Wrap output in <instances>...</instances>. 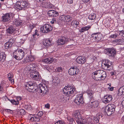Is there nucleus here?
Segmentation results:
<instances>
[{"label":"nucleus","instance_id":"obj_1","mask_svg":"<svg viewBox=\"0 0 124 124\" xmlns=\"http://www.w3.org/2000/svg\"><path fill=\"white\" fill-rule=\"evenodd\" d=\"M73 116L76 118V120L78 124H92L91 118L82 117L78 111L75 112Z\"/></svg>","mask_w":124,"mask_h":124},{"label":"nucleus","instance_id":"obj_2","mask_svg":"<svg viewBox=\"0 0 124 124\" xmlns=\"http://www.w3.org/2000/svg\"><path fill=\"white\" fill-rule=\"evenodd\" d=\"M96 80L101 81L105 79L107 76L106 72L102 70H98L93 72L92 76L93 75Z\"/></svg>","mask_w":124,"mask_h":124},{"label":"nucleus","instance_id":"obj_3","mask_svg":"<svg viewBox=\"0 0 124 124\" xmlns=\"http://www.w3.org/2000/svg\"><path fill=\"white\" fill-rule=\"evenodd\" d=\"M39 88L38 89L37 91L41 96H44L48 92V87L45 84H40L39 85Z\"/></svg>","mask_w":124,"mask_h":124},{"label":"nucleus","instance_id":"obj_4","mask_svg":"<svg viewBox=\"0 0 124 124\" xmlns=\"http://www.w3.org/2000/svg\"><path fill=\"white\" fill-rule=\"evenodd\" d=\"M24 51L22 49H18L13 53V57L18 60L22 59L24 56Z\"/></svg>","mask_w":124,"mask_h":124},{"label":"nucleus","instance_id":"obj_5","mask_svg":"<svg viewBox=\"0 0 124 124\" xmlns=\"http://www.w3.org/2000/svg\"><path fill=\"white\" fill-rule=\"evenodd\" d=\"M36 86L37 84L35 82H29L25 85L26 89L29 92L34 93L36 91Z\"/></svg>","mask_w":124,"mask_h":124},{"label":"nucleus","instance_id":"obj_6","mask_svg":"<svg viewBox=\"0 0 124 124\" xmlns=\"http://www.w3.org/2000/svg\"><path fill=\"white\" fill-rule=\"evenodd\" d=\"M29 5L28 1H21L18 4H16V9L17 10H24Z\"/></svg>","mask_w":124,"mask_h":124},{"label":"nucleus","instance_id":"obj_7","mask_svg":"<svg viewBox=\"0 0 124 124\" xmlns=\"http://www.w3.org/2000/svg\"><path fill=\"white\" fill-rule=\"evenodd\" d=\"M75 90V89L72 86L68 85L63 88L62 91L66 95L73 94Z\"/></svg>","mask_w":124,"mask_h":124},{"label":"nucleus","instance_id":"obj_8","mask_svg":"<svg viewBox=\"0 0 124 124\" xmlns=\"http://www.w3.org/2000/svg\"><path fill=\"white\" fill-rule=\"evenodd\" d=\"M116 107L115 106L112 104H109L106 106L105 110L107 115H110L113 113L115 111Z\"/></svg>","mask_w":124,"mask_h":124},{"label":"nucleus","instance_id":"obj_9","mask_svg":"<svg viewBox=\"0 0 124 124\" xmlns=\"http://www.w3.org/2000/svg\"><path fill=\"white\" fill-rule=\"evenodd\" d=\"M53 27L48 24H46L43 25L40 28V31L44 33H47L51 31Z\"/></svg>","mask_w":124,"mask_h":124},{"label":"nucleus","instance_id":"obj_10","mask_svg":"<svg viewBox=\"0 0 124 124\" xmlns=\"http://www.w3.org/2000/svg\"><path fill=\"white\" fill-rule=\"evenodd\" d=\"M12 14L11 13L3 14L1 18V22L3 23H6L9 21L10 20Z\"/></svg>","mask_w":124,"mask_h":124},{"label":"nucleus","instance_id":"obj_11","mask_svg":"<svg viewBox=\"0 0 124 124\" xmlns=\"http://www.w3.org/2000/svg\"><path fill=\"white\" fill-rule=\"evenodd\" d=\"M83 94H78L75 99L74 102L77 105H79L83 103Z\"/></svg>","mask_w":124,"mask_h":124},{"label":"nucleus","instance_id":"obj_12","mask_svg":"<svg viewBox=\"0 0 124 124\" xmlns=\"http://www.w3.org/2000/svg\"><path fill=\"white\" fill-rule=\"evenodd\" d=\"M30 77L36 81H39L40 77L39 72L37 71L34 70H33V72L30 74Z\"/></svg>","mask_w":124,"mask_h":124},{"label":"nucleus","instance_id":"obj_13","mask_svg":"<svg viewBox=\"0 0 124 124\" xmlns=\"http://www.w3.org/2000/svg\"><path fill=\"white\" fill-rule=\"evenodd\" d=\"M104 66V67L105 69L108 70H110L112 67V62L107 60H104L103 61L102 63Z\"/></svg>","mask_w":124,"mask_h":124},{"label":"nucleus","instance_id":"obj_14","mask_svg":"<svg viewBox=\"0 0 124 124\" xmlns=\"http://www.w3.org/2000/svg\"><path fill=\"white\" fill-rule=\"evenodd\" d=\"M79 71L78 68L74 66L70 68L68 72L69 74L71 75L75 76L78 73Z\"/></svg>","mask_w":124,"mask_h":124},{"label":"nucleus","instance_id":"obj_15","mask_svg":"<svg viewBox=\"0 0 124 124\" xmlns=\"http://www.w3.org/2000/svg\"><path fill=\"white\" fill-rule=\"evenodd\" d=\"M68 38L63 37L59 39L57 41V43L58 45H62L67 43L68 41Z\"/></svg>","mask_w":124,"mask_h":124},{"label":"nucleus","instance_id":"obj_16","mask_svg":"<svg viewBox=\"0 0 124 124\" xmlns=\"http://www.w3.org/2000/svg\"><path fill=\"white\" fill-rule=\"evenodd\" d=\"M113 98L112 96L111 95H108L105 96L104 97V99L102 100L103 102L105 103H109L112 100Z\"/></svg>","mask_w":124,"mask_h":124},{"label":"nucleus","instance_id":"obj_17","mask_svg":"<svg viewBox=\"0 0 124 124\" xmlns=\"http://www.w3.org/2000/svg\"><path fill=\"white\" fill-rule=\"evenodd\" d=\"M14 40L13 39H9L8 41L5 44V48L7 49H8L9 48L11 47L13 44L14 42Z\"/></svg>","mask_w":124,"mask_h":124},{"label":"nucleus","instance_id":"obj_18","mask_svg":"<svg viewBox=\"0 0 124 124\" xmlns=\"http://www.w3.org/2000/svg\"><path fill=\"white\" fill-rule=\"evenodd\" d=\"M89 99L91 100L94 99L93 94L94 92L91 89H89L86 92Z\"/></svg>","mask_w":124,"mask_h":124},{"label":"nucleus","instance_id":"obj_19","mask_svg":"<svg viewBox=\"0 0 124 124\" xmlns=\"http://www.w3.org/2000/svg\"><path fill=\"white\" fill-rule=\"evenodd\" d=\"M106 50L109 54V55L111 56H113L116 53L115 50L113 48H107Z\"/></svg>","mask_w":124,"mask_h":124},{"label":"nucleus","instance_id":"obj_20","mask_svg":"<svg viewBox=\"0 0 124 124\" xmlns=\"http://www.w3.org/2000/svg\"><path fill=\"white\" fill-rule=\"evenodd\" d=\"M76 61L79 64H84L85 61V57H83L81 56H78L77 58Z\"/></svg>","mask_w":124,"mask_h":124},{"label":"nucleus","instance_id":"obj_21","mask_svg":"<svg viewBox=\"0 0 124 124\" xmlns=\"http://www.w3.org/2000/svg\"><path fill=\"white\" fill-rule=\"evenodd\" d=\"M51 42L52 41L50 39H46L43 40V44L44 46L47 47L51 45Z\"/></svg>","mask_w":124,"mask_h":124},{"label":"nucleus","instance_id":"obj_22","mask_svg":"<svg viewBox=\"0 0 124 124\" xmlns=\"http://www.w3.org/2000/svg\"><path fill=\"white\" fill-rule=\"evenodd\" d=\"M54 59L51 58H49L45 59L42 60L43 62L46 64L50 63L53 62Z\"/></svg>","mask_w":124,"mask_h":124},{"label":"nucleus","instance_id":"obj_23","mask_svg":"<svg viewBox=\"0 0 124 124\" xmlns=\"http://www.w3.org/2000/svg\"><path fill=\"white\" fill-rule=\"evenodd\" d=\"M91 26L90 25H88L87 26H85L81 28L79 31V32L81 33L84 32L85 31L88 30L89 29L91 28Z\"/></svg>","mask_w":124,"mask_h":124},{"label":"nucleus","instance_id":"obj_24","mask_svg":"<svg viewBox=\"0 0 124 124\" xmlns=\"http://www.w3.org/2000/svg\"><path fill=\"white\" fill-rule=\"evenodd\" d=\"M44 7L46 8H52L53 5L50 2H45L43 3Z\"/></svg>","mask_w":124,"mask_h":124},{"label":"nucleus","instance_id":"obj_25","mask_svg":"<svg viewBox=\"0 0 124 124\" xmlns=\"http://www.w3.org/2000/svg\"><path fill=\"white\" fill-rule=\"evenodd\" d=\"M92 37L93 38V39H92V40L94 39V42H97L98 40L99 39H98V33H94L92 34L91 35Z\"/></svg>","mask_w":124,"mask_h":124},{"label":"nucleus","instance_id":"obj_26","mask_svg":"<svg viewBox=\"0 0 124 124\" xmlns=\"http://www.w3.org/2000/svg\"><path fill=\"white\" fill-rule=\"evenodd\" d=\"M36 65L34 64H30L26 67V68H28L29 70H33L35 67Z\"/></svg>","mask_w":124,"mask_h":124},{"label":"nucleus","instance_id":"obj_27","mask_svg":"<svg viewBox=\"0 0 124 124\" xmlns=\"http://www.w3.org/2000/svg\"><path fill=\"white\" fill-rule=\"evenodd\" d=\"M15 30V29L13 27H10L7 29V31L8 33L11 34L14 32Z\"/></svg>","mask_w":124,"mask_h":124},{"label":"nucleus","instance_id":"obj_28","mask_svg":"<svg viewBox=\"0 0 124 124\" xmlns=\"http://www.w3.org/2000/svg\"><path fill=\"white\" fill-rule=\"evenodd\" d=\"M67 96L65 95H62L60 98V100L63 102H65L67 100Z\"/></svg>","mask_w":124,"mask_h":124},{"label":"nucleus","instance_id":"obj_29","mask_svg":"<svg viewBox=\"0 0 124 124\" xmlns=\"http://www.w3.org/2000/svg\"><path fill=\"white\" fill-rule=\"evenodd\" d=\"M92 103V107L94 108L97 107L99 105V102L98 101H91Z\"/></svg>","mask_w":124,"mask_h":124},{"label":"nucleus","instance_id":"obj_30","mask_svg":"<svg viewBox=\"0 0 124 124\" xmlns=\"http://www.w3.org/2000/svg\"><path fill=\"white\" fill-rule=\"evenodd\" d=\"M6 57V55L4 53H2L0 54V61L3 62Z\"/></svg>","mask_w":124,"mask_h":124},{"label":"nucleus","instance_id":"obj_31","mask_svg":"<svg viewBox=\"0 0 124 124\" xmlns=\"http://www.w3.org/2000/svg\"><path fill=\"white\" fill-rule=\"evenodd\" d=\"M79 22L77 21L73 20L71 23V25L75 27H76L79 24Z\"/></svg>","mask_w":124,"mask_h":124},{"label":"nucleus","instance_id":"obj_32","mask_svg":"<svg viewBox=\"0 0 124 124\" xmlns=\"http://www.w3.org/2000/svg\"><path fill=\"white\" fill-rule=\"evenodd\" d=\"M22 22L21 20H16L14 21V23L16 26H18L21 25L22 24Z\"/></svg>","mask_w":124,"mask_h":124},{"label":"nucleus","instance_id":"obj_33","mask_svg":"<svg viewBox=\"0 0 124 124\" xmlns=\"http://www.w3.org/2000/svg\"><path fill=\"white\" fill-rule=\"evenodd\" d=\"M72 19V18L69 15L65 16V22H69Z\"/></svg>","mask_w":124,"mask_h":124},{"label":"nucleus","instance_id":"obj_34","mask_svg":"<svg viewBox=\"0 0 124 124\" xmlns=\"http://www.w3.org/2000/svg\"><path fill=\"white\" fill-rule=\"evenodd\" d=\"M96 18V15L94 13L90 15L88 17V18L90 20H93Z\"/></svg>","mask_w":124,"mask_h":124},{"label":"nucleus","instance_id":"obj_35","mask_svg":"<svg viewBox=\"0 0 124 124\" xmlns=\"http://www.w3.org/2000/svg\"><path fill=\"white\" fill-rule=\"evenodd\" d=\"M118 95L119 96H121L122 95H124V93L121 87L119 89L118 92Z\"/></svg>","mask_w":124,"mask_h":124},{"label":"nucleus","instance_id":"obj_36","mask_svg":"<svg viewBox=\"0 0 124 124\" xmlns=\"http://www.w3.org/2000/svg\"><path fill=\"white\" fill-rule=\"evenodd\" d=\"M35 59V58L34 56L29 55L27 59L28 61L31 62L33 61Z\"/></svg>","mask_w":124,"mask_h":124},{"label":"nucleus","instance_id":"obj_37","mask_svg":"<svg viewBox=\"0 0 124 124\" xmlns=\"http://www.w3.org/2000/svg\"><path fill=\"white\" fill-rule=\"evenodd\" d=\"M60 83V79L58 77H56L55 78V85L57 86Z\"/></svg>","mask_w":124,"mask_h":124},{"label":"nucleus","instance_id":"obj_38","mask_svg":"<svg viewBox=\"0 0 124 124\" xmlns=\"http://www.w3.org/2000/svg\"><path fill=\"white\" fill-rule=\"evenodd\" d=\"M24 108L28 110H31L32 108L31 107L30 105H25L24 106Z\"/></svg>","mask_w":124,"mask_h":124},{"label":"nucleus","instance_id":"obj_39","mask_svg":"<svg viewBox=\"0 0 124 124\" xmlns=\"http://www.w3.org/2000/svg\"><path fill=\"white\" fill-rule=\"evenodd\" d=\"M54 10H50L48 11V14L49 16L53 17L54 16Z\"/></svg>","mask_w":124,"mask_h":124},{"label":"nucleus","instance_id":"obj_40","mask_svg":"<svg viewBox=\"0 0 124 124\" xmlns=\"http://www.w3.org/2000/svg\"><path fill=\"white\" fill-rule=\"evenodd\" d=\"M100 118L98 117H94L93 118V120L95 123H98L99 121Z\"/></svg>","mask_w":124,"mask_h":124},{"label":"nucleus","instance_id":"obj_41","mask_svg":"<svg viewBox=\"0 0 124 124\" xmlns=\"http://www.w3.org/2000/svg\"><path fill=\"white\" fill-rule=\"evenodd\" d=\"M9 100L12 104L16 105H17L19 103V101H16L14 99Z\"/></svg>","mask_w":124,"mask_h":124},{"label":"nucleus","instance_id":"obj_42","mask_svg":"<svg viewBox=\"0 0 124 124\" xmlns=\"http://www.w3.org/2000/svg\"><path fill=\"white\" fill-rule=\"evenodd\" d=\"M62 67H58L55 70V71L56 72H60L62 71Z\"/></svg>","mask_w":124,"mask_h":124},{"label":"nucleus","instance_id":"obj_43","mask_svg":"<svg viewBox=\"0 0 124 124\" xmlns=\"http://www.w3.org/2000/svg\"><path fill=\"white\" fill-rule=\"evenodd\" d=\"M38 30H36L35 31V32L34 34L33 35V37L34 38L36 37V35H37V36L39 35V34L38 33Z\"/></svg>","mask_w":124,"mask_h":124},{"label":"nucleus","instance_id":"obj_44","mask_svg":"<svg viewBox=\"0 0 124 124\" xmlns=\"http://www.w3.org/2000/svg\"><path fill=\"white\" fill-rule=\"evenodd\" d=\"M13 74L12 73H9L8 75V78L9 80H10L12 78H13Z\"/></svg>","mask_w":124,"mask_h":124},{"label":"nucleus","instance_id":"obj_45","mask_svg":"<svg viewBox=\"0 0 124 124\" xmlns=\"http://www.w3.org/2000/svg\"><path fill=\"white\" fill-rule=\"evenodd\" d=\"M55 122H56L55 123V124H61L62 123V121L60 120H58L57 118L56 119L55 121Z\"/></svg>","mask_w":124,"mask_h":124},{"label":"nucleus","instance_id":"obj_46","mask_svg":"<svg viewBox=\"0 0 124 124\" xmlns=\"http://www.w3.org/2000/svg\"><path fill=\"white\" fill-rule=\"evenodd\" d=\"M123 39H118V41L119 44H123L124 41Z\"/></svg>","mask_w":124,"mask_h":124},{"label":"nucleus","instance_id":"obj_47","mask_svg":"<svg viewBox=\"0 0 124 124\" xmlns=\"http://www.w3.org/2000/svg\"><path fill=\"white\" fill-rule=\"evenodd\" d=\"M20 112L21 115H24L25 114V110L23 109H21L19 110Z\"/></svg>","mask_w":124,"mask_h":124},{"label":"nucleus","instance_id":"obj_48","mask_svg":"<svg viewBox=\"0 0 124 124\" xmlns=\"http://www.w3.org/2000/svg\"><path fill=\"white\" fill-rule=\"evenodd\" d=\"M65 16L64 15H62L61 16V18H60V20L62 21H65Z\"/></svg>","mask_w":124,"mask_h":124},{"label":"nucleus","instance_id":"obj_49","mask_svg":"<svg viewBox=\"0 0 124 124\" xmlns=\"http://www.w3.org/2000/svg\"><path fill=\"white\" fill-rule=\"evenodd\" d=\"M43 112L42 111H39L38 114V116L40 117L43 115Z\"/></svg>","mask_w":124,"mask_h":124},{"label":"nucleus","instance_id":"obj_50","mask_svg":"<svg viewBox=\"0 0 124 124\" xmlns=\"http://www.w3.org/2000/svg\"><path fill=\"white\" fill-rule=\"evenodd\" d=\"M119 36L118 34H117L115 33L114 34H113L111 35V37L112 38H116V37H117Z\"/></svg>","mask_w":124,"mask_h":124},{"label":"nucleus","instance_id":"obj_51","mask_svg":"<svg viewBox=\"0 0 124 124\" xmlns=\"http://www.w3.org/2000/svg\"><path fill=\"white\" fill-rule=\"evenodd\" d=\"M119 35L121 36L124 37V31H119Z\"/></svg>","mask_w":124,"mask_h":124},{"label":"nucleus","instance_id":"obj_52","mask_svg":"<svg viewBox=\"0 0 124 124\" xmlns=\"http://www.w3.org/2000/svg\"><path fill=\"white\" fill-rule=\"evenodd\" d=\"M5 111L6 112L10 114H12L13 113L12 110L8 109H6Z\"/></svg>","mask_w":124,"mask_h":124},{"label":"nucleus","instance_id":"obj_53","mask_svg":"<svg viewBox=\"0 0 124 124\" xmlns=\"http://www.w3.org/2000/svg\"><path fill=\"white\" fill-rule=\"evenodd\" d=\"M34 26L33 25H30L28 28L29 30H31L34 28Z\"/></svg>","mask_w":124,"mask_h":124},{"label":"nucleus","instance_id":"obj_54","mask_svg":"<svg viewBox=\"0 0 124 124\" xmlns=\"http://www.w3.org/2000/svg\"><path fill=\"white\" fill-rule=\"evenodd\" d=\"M108 89L111 91H113L114 90V87H108Z\"/></svg>","mask_w":124,"mask_h":124},{"label":"nucleus","instance_id":"obj_55","mask_svg":"<svg viewBox=\"0 0 124 124\" xmlns=\"http://www.w3.org/2000/svg\"><path fill=\"white\" fill-rule=\"evenodd\" d=\"M45 107L46 108H49L50 107V105L49 103H47L45 105Z\"/></svg>","mask_w":124,"mask_h":124},{"label":"nucleus","instance_id":"obj_56","mask_svg":"<svg viewBox=\"0 0 124 124\" xmlns=\"http://www.w3.org/2000/svg\"><path fill=\"white\" fill-rule=\"evenodd\" d=\"M34 117L36 119L35 120L36 121H39V120H40V119L39 118V117L38 116V117L34 116Z\"/></svg>","mask_w":124,"mask_h":124},{"label":"nucleus","instance_id":"obj_57","mask_svg":"<svg viewBox=\"0 0 124 124\" xmlns=\"http://www.w3.org/2000/svg\"><path fill=\"white\" fill-rule=\"evenodd\" d=\"M9 80L11 81V84H13L14 83V79L13 78Z\"/></svg>","mask_w":124,"mask_h":124},{"label":"nucleus","instance_id":"obj_58","mask_svg":"<svg viewBox=\"0 0 124 124\" xmlns=\"http://www.w3.org/2000/svg\"><path fill=\"white\" fill-rule=\"evenodd\" d=\"M67 2L68 3L70 4H71L73 2L72 0H67Z\"/></svg>","mask_w":124,"mask_h":124},{"label":"nucleus","instance_id":"obj_59","mask_svg":"<svg viewBox=\"0 0 124 124\" xmlns=\"http://www.w3.org/2000/svg\"><path fill=\"white\" fill-rule=\"evenodd\" d=\"M22 98L20 97H18L17 98V101H18L21 100Z\"/></svg>","mask_w":124,"mask_h":124},{"label":"nucleus","instance_id":"obj_60","mask_svg":"<svg viewBox=\"0 0 124 124\" xmlns=\"http://www.w3.org/2000/svg\"><path fill=\"white\" fill-rule=\"evenodd\" d=\"M59 15V13L55 11V16H57Z\"/></svg>","mask_w":124,"mask_h":124},{"label":"nucleus","instance_id":"obj_61","mask_svg":"<svg viewBox=\"0 0 124 124\" xmlns=\"http://www.w3.org/2000/svg\"><path fill=\"white\" fill-rule=\"evenodd\" d=\"M3 89L2 87H0V92L1 93H3Z\"/></svg>","mask_w":124,"mask_h":124},{"label":"nucleus","instance_id":"obj_62","mask_svg":"<svg viewBox=\"0 0 124 124\" xmlns=\"http://www.w3.org/2000/svg\"><path fill=\"white\" fill-rule=\"evenodd\" d=\"M114 42H115L117 43L118 44V39L114 41Z\"/></svg>","mask_w":124,"mask_h":124},{"label":"nucleus","instance_id":"obj_63","mask_svg":"<svg viewBox=\"0 0 124 124\" xmlns=\"http://www.w3.org/2000/svg\"><path fill=\"white\" fill-rule=\"evenodd\" d=\"M34 117H31L30 119V120H31L32 122H33L34 121Z\"/></svg>","mask_w":124,"mask_h":124},{"label":"nucleus","instance_id":"obj_64","mask_svg":"<svg viewBox=\"0 0 124 124\" xmlns=\"http://www.w3.org/2000/svg\"><path fill=\"white\" fill-rule=\"evenodd\" d=\"M54 18H53L52 20L50 21V23L52 24H54Z\"/></svg>","mask_w":124,"mask_h":124}]
</instances>
